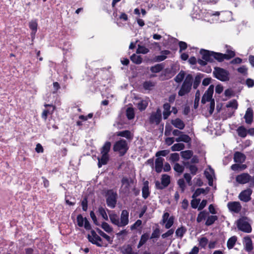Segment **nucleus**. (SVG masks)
<instances>
[{
    "instance_id": "31",
    "label": "nucleus",
    "mask_w": 254,
    "mask_h": 254,
    "mask_svg": "<svg viewBox=\"0 0 254 254\" xmlns=\"http://www.w3.org/2000/svg\"><path fill=\"white\" fill-rule=\"evenodd\" d=\"M186 232H187V229L184 226H181V227L178 228L176 230V232H175L176 236L178 238H180L182 239L183 237L184 234L186 233Z\"/></svg>"
},
{
    "instance_id": "14",
    "label": "nucleus",
    "mask_w": 254,
    "mask_h": 254,
    "mask_svg": "<svg viewBox=\"0 0 254 254\" xmlns=\"http://www.w3.org/2000/svg\"><path fill=\"white\" fill-rule=\"evenodd\" d=\"M253 193V190L250 188H248L241 191L239 194V199L245 202H247L251 200V195Z\"/></svg>"
},
{
    "instance_id": "56",
    "label": "nucleus",
    "mask_w": 254,
    "mask_h": 254,
    "mask_svg": "<svg viewBox=\"0 0 254 254\" xmlns=\"http://www.w3.org/2000/svg\"><path fill=\"white\" fill-rule=\"evenodd\" d=\"M179 154L177 153H174L170 155L169 160L170 161L174 162L179 161Z\"/></svg>"
},
{
    "instance_id": "62",
    "label": "nucleus",
    "mask_w": 254,
    "mask_h": 254,
    "mask_svg": "<svg viewBox=\"0 0 254 254\" xmlns=\"http://www.w3.org/2000/svg\"><path fill=\"white\" fill-rule=\"evenodd\" d=\"M199 202H200L199 199H197L193 198V199L191 201V202H190L191 206L193 208H196L198 207Z\"/></svg>"
},
{
    "instance_id": "41",
    "label": "nucleus",
    "mask_w": 254,
    "mask_h": 254,
    "mask_svg": "<svg viewBox=\"0 0 254 254\" xmlns=\"http://www.w3.org/2000/svg\"><path fill=\"white\" fill-rule=\"evenodd\" d=\"M130 60L134 64H139L142 63V59L140 56H137L133 54L130 57Z\"/></svg>"
},
{
    "instance_id": "53",
    "label": "nucleus",
    "mask_w": 254,
    "mask_h": 254,
    "mask_svg": "<svg viewBox=\"0 0 254 254\" xmlns=\"http://www.w3.org/2000/svg\"><path fill=\"white\" fill-rule=\"evenodd\" d=\"M174 169L176 172L181 174L183 172L184 168L183 166L181 165L178 163H176L174 165Z\"/></svg>"
},
{
    "instance_id": "21",
    "label": "nucleus",
    "mask_w": 254,
    "mask_h": 254,
    "mask_svg": "<svg viewBox=\"0 0 254 254\" xmlns=\"http://www.w3.org/2000/svg\"><path fill=\"white\" fill-rule=\"evenodd\" d=\"M246 157L243 153L237 151L234 155V160L236 163H242L245 162Z\"/></svg>"
},
{
    "instance_id": "25",
    "label": "nucleus",
    "mask_w": 254,
    "mask_h": 254,
    "mask_svg": "<svg viewBox=\"0 0 254 254\" xmlns=\"http://www.w3.org/2000/svg\"><path fill=\"white\" fill-rule=\"evenodd\" d=\"M171 124L176 128L179 129H183L185 127L184 122L179 118H177L171 121Z\"/></svg>"
},
{
    "instance_id": "28",
    "label": "nucleus",
    "mask_w": 254,
    "mask_h": 254,
    "mask_svg": "<svg viewBox=\"0 0 254 254\" xmlns=\"http://www.w3.org/2000/svg\"><path fill=\"white\" fill-rule=\"evenodd\" d=\"M171 106L169 103H165L163 105L164 111L163 112V118L166 120L170 115L171 112L170 111Z\"/></svg>"
},
{
    "instance_id": "11",
    "label": "nucleus",
    "mask_w": 254,
    "mask_h": 254,
    "mask_svg": "<svg viewBox=\"0 0 254 254\" xmlns=\"http://www.w3.org/2000/svg\"><path fill=\"white\" fill-rule=\"evenodd\" d=\"M162 120V113L159 108H158L155 112H152L149 118V122L151 124L158 125Z\"/></svg>"
},
{
    "instance_id": "43",
    "label": "nucleus",
    "mask_w": 254,
    "mask_h": 254,
    "mask_svg": "<svg viewBox=\"0 0 254 254\" xmlns=\"http://www.w3.org/2000/svg\"><path fill=\"white\" fill-rule=\"evenodd\" d=\"M30 28L32 30V36H34L37 29V23L36 21L32 20L29 24Z\"/></svg>"
},
{
    "instance_id": "49",
    "label": "nucleus",
    "mask_w": 254,
    "mask_h": 254,
    "mask_svg": "<svg viewBox=\"0 0 254 254\" xmlns=\"http://www.w3.org/2000/svg\"><path fill=\"white\" fill-rule=\"evenodd\" d=\"M98 211L100 215H101L102 218L105 220H108V216L106 213V212L105 211V209L102 206H100L98 208Z\"/></svg>"
},
{
    "instance_id": "12",
    "label": "nucleus",
    "mask_w": 254,
    "mask_h": 254,
    "mask_svg": "<svg viewBox=\"0 0 254 254\" xmlns=\"http://www.w3.org/2000/svg\"><path fill=\"white\" fill-rule=\"evenodd\" d=\"M121 183V191L124 193H128L130 191V185L133 183V180L131 179L123 177L122 179Z\"/></svg>"
},
{
    "instance_id": "38",
    "label": "nucleus",
    "mask_w": 254,
    "mask_h": 254,
    "mask_svg": "<svg viewBox=\"0 0 254 254\" xmlns=\"http://www.w3.org/2000/svg\"><path fill=\"white\" fill-rule=\"evenodd\" d=\"M238 134L241 137H245L247 135V130L243 126H241L237 129Z\"/></svg>"
},
{
    "instance_id": "15",
    "label": "nucleus",
    "mask_w": 254,
    "mask_h": 254,
    "mask_svg": "<svg viewBox=\"0 0 254 254\" xmlns=\"http://www.w3.org/2000/svg\"><path fill=\"white\" fill-rule=\"evenodd\" d=\"M77 222L79 227L84 226L86 230H90L91 228L88 220L86 218H83L81 214L77 216Z\"/></svg>"
},
{
    "instance_id": "13",
    "label": "nucleus",
    "mask_w": 254,
    "mask_h": 254,
    "mask_svg": "<svg viewBox=\"0 0 254 254\" xmlns=\"http://www.w3.org/2000/svg\"><path fill=\"white\" fill-rule=\"evenodd\" d=\"M214 92V86L211 85L209 86L207 90L205 92L204 94L202 96L201 102L202 104H204L206 102H211L212 95Z\"/></svg>"
},
{
    "instance_id": "51",
    "label": "nucleus",
    "mask_w": 254,
    "mask_h": 254,
    "mask_svg": "<svg viewBox=\"0 0 254 254\" xmlns=\"http://www.w3.org/2000/svg\"><path fill=\"white\" fill-rule=\"evenodd\" d=\"M122 253L123 254H138L137 253L133 252L131 247L128 245L124 249Z\"/></svg>"
},
{
    "instance_id": "58",
    "label": "nucleus",
    "mask_w": 254,
    "mask_h": 254,
    "mask_svg": "<svg viewBox=\"0 0 254 254\" xmlns=\"http://www.w3.org/2000/svg\"><path fill=\"white\" fill-rule=\"evenodd\" d=\"M208 242V240L206 237H202L199 240V246L202 248H205Z\"/></svg>"
},
{
    "instance_id": "44",
    "label": "nucleus",
    "mask_w": 254,
    "mask_h": 254,
    "mask_svg": "<svg viewBox=\"0 0 254 254\" xmlns=\"http://www.w3.org/2000/svg\"><path fill=\"white\" fill-rule=\"evenodd\" d=\"M101 228L104 229L107 233H111L113 229L112 227L107 222H103L101 225Z\"/></svg>"
},
{
    "instance_id": "61",
    "label": "nucleus",
    "mask_w": 254,
    "mask_h": 254,
    "mask_svg": "<svg viewBox=\"0 0 254 254\" xmlns=\"http://www.w3.org/2000/svg\"><path fill=\"white\" fill-rule=\"evenodd\" d=\"M184 177L186 180L189 186H190L192 185V182H191V176L190 175L189 173H185L184 175Z\"/></svg>"
},
{
    "instance_id": "30",
    "label": "nucleus",
    "mask_w": 254,
    "mask_h": 254,
    "mask_svg": "<svg viewBox=\"0 0 254 254\" xmlns=\"http://www.w3.org/2000/svg\"><path fill=\"white\" fill-rule=\"evenodd\" d=\"M109 160V155L106 154H102L101 158H98V165L99 168L101 167L103 165H105L107 163Z\"/></svg>"
},
{
    "instance_id": "16",
    "label": "nucleus",
    "mask_w": 254,
    "mask_h": 254,
    "mask_svg": "<svg viewBox=\"0 0 254 254\" xmlns=\"http://www.w3.org/2000/svg\"><path fill=\"white\" fill-rule=\"evenodd\" d=\"M251 176L248 173H242L236 177V181L240 184H245L250 182Z\"/></svg>"
},
{
    "instance_id": "24",
    "label": "nucleus",
    "mask_w": 254,
    "mask_h": 254,
    "mask_svg": "<svg viewBox=\"0 0 254 254\" xmlns=\"http://www.w3.org/2000/svg\"><path fill=\"white\" fill-rule=\"evenodd\" d=\"M245 248L248 252H251L253 249L252 241L250 237L247 236L244 238Z\"/></svg>"
},
{
    "instance_id": "64",
    "label": "nucleus",
    "mask_w": 254,
    "mask_h": 254,
    "mask_svg": "<svg viewBox=\"0 0 254 254\" xmlns=\"http://www.w3.org/2000/svg\"><path fill=\"white\" fill-rule=\"evenodd\" d=\"M172 129V127L170 125H166L165 126V129L164 134L165 136H169Z\"/></svg>"
},
{
    "instance_id": "3",
    "label": "nucleus",
    "mask_w": 254,
    "mask_h": 254,
    "mask_svg": "<svg viewBox=\"0 0 254 254\" xmlns=\"http://www.w3.org/2000/svg\"><path fill=\"white\" fill-rule=\"evenodd\" d=\"M200 54L202 56V59L206 61L207 62H213L214 60H216L220 62L219 53L214 52L204 49H201Z\"/></svg>"
},
{
    "instance_id": "59",
    "label": "nucleus",
    "mask_w": 254,
    "mask_h": 254,
    "mask_svg": "<svg viewBox=\"0 0 254 254\" xmlns=\"http://www.w3.org/2000/svg\"><path fill=\"white\" fill-rule=\"evenodd\" d=\"M174 233V230L173 229H170L166 233L162 235V238L163 239L166 238L170 236H171Z\"/></svg>"
},
{
    "instance_id": "6",
    "label": "nucleus",
    "mask_w": 254,
    "mask_h": 254,
    "mask_svg": "<svg viewBox=\"0 0 254 254\" xmlns=\"http://www.w3.org/2000/svg\"><path fill=\"white\" fill-rule=\"evenodd\" d=\"M117 193L113 190H109L107 193L106 202L107 205L111 208L116 206L117 203Z\"/></svg>"
},
{
    "instance_id": "23",
    "label": "nucleus",
    "mask_w": 254,
    "mask_h": 254,
    "mask_svg": "<svg viewBox=\"0 0 254 254\" xmlns=\"http://www.w3.org/2000/svg\"><path fill=\"white\" fill-rule=\"evenodd\" d=\"M161 55L155 57V62H160L165 60L167 58V56L171 54V52L169 50H164L161 52Z\"/></svg>"
},
{
    "instance_id": "22",
    "label": "nucleus",
    "mask_w": 254,
    "mask_h": 254,
    "mask_svg": "<svg viewBox=\"0 0 254 254\" xmlns=\"http://www.w3.org/2000/svg\"><path fill=\"white\" fill-rule=\"evenodd\" d=\"M148 185L149 183L147 181L143 183V186L142 188V195L144 199H146L149 196L150 193Z\"/></svg>"
},
{
    "instance_id": "9",
    "label": "nucleus",
    "mask_w": 254,
    "mask_h": 254,
    "mask_svg": "<svg viewBox=\"0 0 254 254\" xmlns=\"http://www.w3.org/2000/svg\"><path fill=\"white\" fill-rule=\"evenodd\" d=\"M237 226L239 230L246 233L252 232L251 225L246 220V218H242L238 221Z\"/></svg>"
},
{
    "instance_id": "57",
    "label": "nucleus",
    "mask_w": 254,
    "mask_h": 254,
    "mask_svg": "<svg viewBox=\"0 0 254 254\" xmlns=\"http://www.w3.org/2000/svg\"><path fill=\"white\" fill-rule=\"evenodd\" d=\"M227 108H233L235 109H237L238 108V103L236 100H233L232 101H230L226 105Z\"/></svg>"
},
{
    "instance_id": "42",
    "label": "nucleus",
    "mask_w": 254,
    "mask_h": 254,
    "mask_svg": "<svg viewBox=\"0 0 254 254\" xmlns=\"http://www.w3.org/2000/svg\"><path fill=\"white\" fill-rule=\"evenodd\" d=\"M164 68V65L163 64H159L152 66L150 68V70L153 73H158L161 71Z\"/></svg>"
},
{
    "instance_id": "47",
    "label": "nucleus",
    "mask_w": 254,
    "mask_h": 254,
    "mask_svg": "<svg viewBox=\"0 0 254 254\" xmlns=\"http://www.w3.org/2000/svg\"><path fill=\"white\" fill-rule=\"evenodd\" d=\"M185 73L184 71H181L175 77L174 80L177 83H180L185 77Z\"/></svg>"
},
{
    "instance_id": "50",
    "label": "nucleus",
    "mask_w": 254,
    "mask_h": 254,
    "mask_svg": "<svg viewBox=\"0 0 254 254\" xmlns=\"http://www.w3.org/2000/svg\"><path fill=\"white\" fill-rule=\"evenodd\" d=\"M205 193V190L203 188H198L197 189L193 194H192V197L193 198H195L201 194H203Z\"/></svg>"
},
{
    "instance_id": "8",
    "label": "nucleus",
    "mask_w": 254,
    "mask_h": 254,
    "mask_svg": "<svg viewBox=\"0 0 254 254\" xmlns=\"http://www.w3.org/2000/svg\"><path fill=\"white\" fill-rule=\"evenodd\" d=\"M88 239L90 242L98 247L104 246L102 239L96 234L94 230H92L91 234L88 235Z\"/></svg>"
},
{
    "instance_id": "1",
    "label": "nucleus",
    "mask_w": 254,
    "mask_h": 254,
    "mask_svg": "<svg viewBox=\"0 0 254 254\" xmlns=\"http://www.w3.org/2000/svg\"><path fill=\"white\" fill-rule=\"evenodd\" d=\"M111 222L119 227H123L128 223V212L127 210H123L121 214L120 220L117 214L115 213L109 214Z\"/></svg>"
},
{
    "instance_id": "36",
    "label": "nucleus",
    "mask_w": 254,
    "mask_h": 254,
    "mask_svg": "<svg viewBox=\"0 0 254 254\" xmlns=\"http://www.w3.org/2000/svg\"><path fill=\"white\" fill-rule=\"evenodd\" d=\"M156 85V82L152 81H146L143 83V87L145 90H151Z\"/></svg>"
},
{
    "instance_id": "17",
    "label": "nucleus",
    "mask_w": 254,
    "mask_h": 254,
    "mask_svg": "<svg viewBox=\"0 0 254 254\" xmlns=\"http://www.w3.org/2000/svg\"><path fill=\"white\" fill-rule=\"evenodd\" d=\"M227 206L231 211L235 213H239L242 208V206L238 201L229 202L228 203Z\"/></svg>"
},
{
    "instance_id": "32",
    "label": "nucleus",
    "mask_w": 254,
    "mask_h": 254,
    "mask_svg": "<svg viewBox=\"0 0 254 254\" xmlns=\"http://www.w3.org/2000/svg\"><path fill=\"white\" fill-rule=\"evenodd\" d=\"M111 146V143L110 142H106L101 148V153L102 154L108 155V152L110 150Z\"/></svg>"
},
{
    "instance_id": "2",
    "label": "nucleus",
    "mask_w": 254,
    "mask_h": 254,
    "mask_svg": "<svg viewBox=\"0 0 254 254\" xmlns=\"http://www.w3.org/2000/svg\"><path fill=\"white\" fill-rule=\"evenodd\" d=\"M193 77L191 74H188L180 89L178 95L183 96L189 93L191 89Z\"/></svg>"
},
{
    "instance_id": "48",
    "label": "nucleus",
    "mask_w": 254,
    "mask_h": 254,
    "mask_svg": "<svg viewBox=\"0 0 254 254\" xmlns=\"http://www.w3.org/2000/svg\"><path fill=\"white\" fill-rule=\"evenodd\" d=\"M149 50L148 49L146 48L144 46H141L140 45H138V48L136 50L137 54H145L149 52Z\"/></svg>"
},
{
    "instance_id": "20",
    "label": "nucleus",
    "mask_w": 254,
    "mask_h": 254,
    "mask_svg": "<svg viewBox=\"0 0 254 254\" xmlns=\"http://www.w3.org/2000/svg\"><path fill=\"white\" fill-rule=\"evenodd\" d=\"M246 123L248 124H251L253 121V111L252 108L247 109L244 116Z\"/></svg>"
},
{
    "instance_id": "33",
    "label": "nucleus",
    "mask_w": 254,
    "mask_h": 254,
    "mask_svg": "<svg viewBox=\"0 0 254 254\" xmlns=\"http://www.w3.org/2000/svg\"><path fill=\"white\" fill-rule=\"evenodd\" d=\"M209 214V212L206 211H202L200 212L197 217L196 221L198 223L201 222L203 220L206 219L207 216H208Z\"/></svg>"
},
{
    "instance_id": "26",
    "label": "nucleus",
    "mask_w": 254,
    "mask_h": 254,
    "mask_svg": "<svg viewBox=\"0 0 254 254\" xmlns=\"http://www.w3.org/2000/svg\"><path fill=\"white\" fill-rule=\"evenodd\" d=\"M116 135L119 136L124 137L127 139L131 140L133 138V135L129 130H125L121 131H118Z\"/></svg>"
},
{
    "instance_id": "10",
    "label": "nucleus",
    "mask_w": 254,
    "mask_h": 254,
    "mask_svg": "<svg viewBox=\"0 0 254 254\" xmlns=\"http://www.w3.org/2000/svg\"><path fill=\"white\" fill-rule=\"evenodd\" d=\"M174 220L175 218L173 216L170 217V214L168 212H165L163 215L161 224H165V228L168 229L173 225Z\"/></svg>"
},
{
    "instance_id": "7",
    "label": "nucleus",
    "mask_w": 254,
    "mask_h": 254,
    "mask_svg": "<svg viewBox=\"0 0 254 254\" xmlns=\"http://www.w3.org/2000/svg\"><path fill=\"white\" fill-rule=\"evenodd\" d=\"M170 183V177L167 174L161 176V182L157 181L155 182V188L158 190H163L167 187Z\"/></svg>"
},
{
    "instance_id": "46",
    "label": "nucleus",
    "mask_w": 254,
    "mask_h": 254,
    "mask_svg": "<svg viewBox=\"0 0 254 254\" xmlns=\"http://www.w3.org/2000/svg\"><path fill=\"white\" fill-rule=\"evenodd\" d=\"M126 115L128 120H132L134 118V111L132 108H128L126 110Z\"/></svg>"
},
{
    "instance_id": "45",
    "label": "nucleus",
    "mask_w": 254,
    "mask_h": 254,
    "mask_svg": "<svg viewBox=\"0 0 254 254\" xmlns=\"http://www.w3.org/2000/svg\"><path fill=\"white\" fill-rule=\"evenodd\" d=\"M147 100H141L137 104V108L140 111L144 110L148 106Z\"/></svg>"
},
{
    "instance_id": "34",
    "label": "nucleus",
    "mask_w": 254,
    "mask_h": 254,
    "mask_svg": "<svg viewBox=\"0 0 254 254\" xmlns=\"http://www.w3.org/2000/svg\"><path fill=\"white\" fill-rule=\"evenodd\" d=\"M96 231L104 239H105L110 244H112L113 243V239L111 238L109 236L105 234L104 232H103L99 228L96 229Z\"/></svg>"
},
{
    "instance_id": "35",
    "label": "nucleus",
    "mask_w": 254,
    "mask_h": 254,
    "mask_svg": "<svg viewBox=\"0 0 254 254\" xmlns=\"http://www.w3.org/2000/svg\"><path fill=\"white\" fill-rule=\"evenodd\" d=\"M237 240V238L236 236H235L231 237L228 239L227 243V246L228 249H232L234 247Z\"/></svg>"
},
{
    "instance_id": "52",
    "label": "nucleus",
    "mask_w": 254,
    "mask_h": 254,
    "mask_svg": "<svg viewBox=\"0 0 254 254\" xmlns=\"http://www.w3.org/2000/svg\"><path fill=\"white\" fill-rule=\"evenodd\" d=\"M201 77L200 75H197L195 76L193 83V88L196 89L201 82Z\"/></svg>"
},
{
    "instance_id": "4",
    "label": "nucleus",
    "mask_w": 254,
    "mask_h": 254,
    "mask_svg": "<svg viewBox=\"0 0 254 254\" xmlns=\"http://www.w3.org/2000/svg\"><path fill=\"white\" fill-rule=\"evenodd\" d=\"M128 149L127 143L126 140L123 139L116 141L113 146L114 151L119 152L121 156L125 155Z\"/></svg>"
},
{
    "instance_id": "19",
    "label": "nucleus",
    "mask_w": 254,
    "mask_h": 254,
    "mask_svg": "<svg viewBox=\"0 0 254 254\" xmlns=\"http://www.w3.org/2000/svg\"><path fill=\"white\" fill-rule=\"evenodd\" d=\"M164 159L161 157L157 158L155 161V169L157 173L161 172L163 167Z\"/></svg>"
},
{
    "instance_id": "18",
    "label": "nucleus",
    "mask_w": 254,
    "mask_h": 254,
    "mask_svg": "<svg viewBox=\"0 0 254 254\" xmlns=\"http://www.w3.org/2000/svg\"><path fill=\"white\" fill-rule=\"evenodd\" d=\"M220 62H223L224 60H229L233 58L235 56V53L234 51L227 50L226 54H222L219 53Z\"/></svg>"
},
{
    "instance_id": "54",
    "label": "nucleus",
    "mask_w": 254,
    "mask_h": 254,
    "mask_svg": "<svg viewBox=\"0 0 254 254\" xmlns=\"http://www.w3.org/2000/svg\"><path fill=\"white\" fill-rule=\"evenodd\" d=\"M177 184L181 189L182 192H184L186 189V185L183 179H180L177 182Z\"/></svg>"
},
{
    "instance_id": "40",
    "label": "nucleus",
    "mask_w": 254,
    "mask_h": 254,
    "mask_svg": "<svg viewBox=\"0 0 254 254\" xmlns=\"http://www.w3.org/2000/svg\"><path fill=\"white\" fill-rule=\"evenodd\" d=\"M181 154L183 158L188 160L192 156L193 152L191 150H188L182 151Z\"/></svg>"
},
{
    "instance_id": "5",
    "label": "nucleus",
    "mask_w": 254,
    "mask_h": 254,
    "mask_svg": "<svg viewBox=\"0 0 254 254\" xmlns=\"http://www.w3.org/2000/svg\"><path fill=\"white\" fill-rule=\"evenodd\" d=\"M213 74L215 78L222 81H226L229 79V72L222 68L219 67H215Z\"/></svg>"
},
{
    "instance_id": "55",
    "label": "nucleus",
    "mask_w": 254,
    "mask_h": 254,
    "mask_svg": "<svg viewBox=\"0 0 254 254\" xmlns=\"http://www.w3.org/2000/svg\"><path fill=\"white\" fill-rule=\"evenodd\" d=\"M170 152L169 150H163L161 151H159L156 153L155 156L157 158L160 157V156H167Z\"/></svg>"
},
{
    "instance_id": "27",
    "label": "nucleus",
    "mask_w": 254,
    "mask_h": 254,
    "mask_svg": "<svg viewBox=\"0 0 254 254\" xmlns=\"http://www.w3.org/2000/svg\"><path fill=\"white\" fill-rule=\"evenodd\" d=\"M206 219L205 225L209 226L213 224L217 220L218 216L216 215H210L209 214Z\"/></svg>"
},
{
    "instance_id": "60",
    "label": "nucleus",
    "mask_w": 254,
    "mask_h": 254,
    "mask_svg": "<svg viewBox=\"0 0 254 254\" xmlns=\"http://www.w3.org/2000/svg\"><path fill=\"white\" fill-rule=\"evenodd\" d=\"M189 168L191 174L193 175H194L196 174L198 169L195 165H190L187 166Z\"/></svg>"
},
{
    "instance_id": "29",
    "label": "nucleus",
    "mask_w": 254,
    "mask_h": 254,
    "mask_svg": "<svg viewBox=\"0 0 254 254\" xmlns=\"http://www.w3.org/2000/svg\"><path fill=\"white\" fill-rule=\"evenodd\" d=\"M176 141L179 142L183 141L186 143H189L191 141L190 137L187 134H183V133L175 139Z\"/></svg>"
},
{
    "instance_id": "37",
    "label": "nucleus",
    "mask_w": 254,
    "mask_h": 254,
    "mask_svg": "<svg viewBox=\"0 0 254 254\" xmlns=\"http://www.w3.org/2000/svg\"><path fill=\"white\" fill-rule=\"evenodd\" d=\"M149 239V234L147 233L143 234L140 238L139 243L137 245V248H140L142 245H143Z\"/></svg>"
},
{
    "instance_id": "63",
    "label": "nucleus",
    "mask_w": 254,
    "mask_h": 254,
    "mask_svg": "<svg viewBox=\"0 0 254 254\" xmlns=\"http://www.w3.org/2000/svg\"><path fill=\"white\" fill-rule=\"evenodd\" d=\"M160 236V230L158 228H156L153 231L150 239L157 238Z\"/></svg>"
},
{
    "instance_id": "39",
    "label": "nucleus",
    "mask_w": 254,
    "mask_h": 254,
    "mask_svg": "<svg viewBox=\"0 0 254 254\" xmlns=\"http://www.w3.org/2000/svg\"><path fill=\"white\" fill-rule=\"evenodd\" d=\"M185 145L182 143H178L174 144L171 146V149L172 151H179L183 150L185 148Z\"/></svg>"
}]
</instances>
